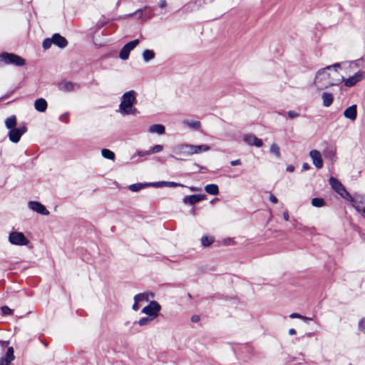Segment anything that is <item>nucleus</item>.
<instances>
[{
    "label": "nucleus",
    "mask_w": 365,
    "mask_h": 365,
    "mask_svg": "<svg viewBox=\"0 0 365 365\" xmlns=\"http://www.w3.org/2000/svg\"><path fill=\"white\" fill-rule=\"evenodd\" d=\"M341 67L340 63H335L332 65L327 66L323 68L319 69L315 75L314 84L318 90H324L331 86H336L340 83V79L334 80L331 78L329 73L330 71L336 69Z\"/></svg>",
    "instance_id": "f257e3e1"
},
{
    "label": "nucleus",
    "mask_w": 365,
    "mask_h": 365,
    "mask_svg": "<svg viewBox=\"0 0 365 365\" xmlns=\"http://www.w3.org/2000/svg\"><path fill=\"white\" fill-rule=\"evenodd\" d=\"M136 92L133 90L123 93L121 96L120 103L118 108V112L122 114L125 113L128 108H130L136 103Z\"/></svg>",
    "instance_id": "f03ea898"
},
{
    "label": "nucleus",
    "mask_w": 365,
    "mask_h": 365,
    "mask_svg": "<svg viewBox=\"0 0 365 365\" xmlns=\"http://www.w3.org/2000/svg\"><path fill=\"white\" fill-rule=\"evenodd\" d=\"M0 62L6 65H12L15 66H23L26 64V60L20 56L8 52L0 53Z\"/></svg>",
    "instance_id": "7ed1b4c3"
},
{
    "label": "nucleus",
    "mask_w": 365,
    "mask_h": 365,
    "mask_svg": "<svg viewBox=\"0 0 365 365\" xmlns=\"http://www.w3.org/2000/svg\"><path fill=\"white\" fill-rule=\"evenodd\" d=\"M173 154L170 155L171 158H173L178 160H183L184 159L180 158L187 157L190 155L189 150V144H180L177 145L172 148Z\"/></svg>",
    "instance_id": "20e7f679"
},
{
    "label": "nucleus",
    "mask_w": 365,
    "mask_h": 365,
    "mask_svg": "<svg viewBox=\"0 0 365 365\" xmlns=\"http://www.w3.org/2000/svg\"><path fill=\"white\" fill-rule=\"evenodd\" d=\"M8 240L11 245L17 246H25L29 243V240L26 237L24 233L16 231L11 232L9 235Z\"/></svg>",
    "instance_id": "39448f33"
},
{
    "label": "nucleus",
    "mask_w": 365,
    "mask_h": 365,
    "mask_svg": "<svg viewBox=\"0 0 365 365\" xmlns=\"http://www.w3.org/2000/svg\"><path fill=\"white\" fill-rule=\"evenodd\" d=\"M350 201L352 203L353 207L359 212L361 215L365 211V195H356L354 197H349Z\"/></svg>",
    "instance_id": "423d86ee"
},
{
    "label": "nucleus",
    "mask_w": 365,
    "mask_h": 365,
    "mask_svg": "<svg viewBox=\"0 0 365 365\" xmlns=\"http://www.w3.org/2000/svg\"><path fill=\"white\" fill-rule=\"evenodd\" d=\"M160 305L155 301H151L150 304L142 309V312L148 315V317L154 319L158 315L160 310Z\"/></svg>",
    "instance_id": "0eeeda50"
},
{
    "label": "nucleus",
    "mask_w": 365,
    "mask_h": 365,
    "mask_svg": "<svg viewBox=\"0 0 365 365\" xmlns=\"http://www.w3.org/2000/svg\"><path fill=\"white\" fill-rule=\"evenodd\" d=\"M365 78L364 71H358L354 76L349 77L348 78H342L340 80V83L343 81L346 87H352L355 86L358 82L361 81Z\"/></svg>",
    "instance_id": "6e6552de"
},
{
    "label": "nucleus",
    "mask_w": 365,
    "mask_h": 365,
    "mask_svg": "<svg viewBox=\"0 0 365 365\" xmlns=\"http://www.w3.org/2000/svg\"><path fill=\"white\" fill-rule=\"evenodd\" d=\"M329 184L331 187L344 198L350 197L349 193L346 190L344 185L336 178L331 177L329 178Z\"/></svg>",
    "instance_id": "1a4fd4ad"
},
{
    "label": "nucleus",
    "mask_w": 365,
    "mask_h": 365,
    "mask_svg": "<svg viewBox=\"0 0 365 365\" xmlns=\"http://www.w3.org/2000/svg\"><path fill=\"white\" fill-rule=\"evenodd\" d=\"M139 43L138 39H135L126 43L120 51L119 57L122 60H127L130 52L134 49Z\"/></svg>",
    "instance_id": "9d476101"
},
{
    "label": "nucleus",
    "mask_w": 365,
    "mask_h": 365,
    "mask_svg": "<svg viewBox=\"0 0 365 365\" xmlns=\"http://www.w3.org/2000/svg\"><path fill=\"white\" fill-rule=\"evenodd\" d=\"M26 130L27 128L26 125L10 129L9 138L11 142L16 143L20 140L21 137L26 132Z\"/></svg>",
    "instance_id": "9b49d317"
},
{
    "label": "nucleus",
    "mask_w": 365,
    "mask_h": 365,
    "mask_svg": "<svg viewBox=\"0 0 365 365\" xmlns=\"http://www.w3.org/2000/svg\"><path fill=\"white\" fill-rule=\"evenodd\" d=\"M28 207L32 211L42 215H48L50 214L46 207L38 201H29Z\"/></svg>",
    "instance_id": "f8f14e48"
},
{
    "label": "nucleus",
    "mask_w": 365,
    "mask_h": 365,
    "mask_svg": "<svg viewBox=\"0 0 365 365\" xmlns=\"http://www.w3.org/2000/svg\"><path fill=\"white\" fill-rule=\"evenodd\" d=\"M243 140L245 143L250 146H256L257 148H260L263 145V142L261 139L251 133L245 135L243 136Z\"/></svg>",
    "instance_id": "ddd939ff"
},
{
    "label": "nucleus",
    "mask_w": 365,
    "mask_h": 365,
    "mask_svg": "<svg viewBox=\"0 0 365 365\" xmlns=\"http://www.w3.org/2000/svg\"><path fill=\"white\" fill-rule=\"evenodd\" d=\"M205 199V195H191L184 197V198L182 199V202L185 205H192Z\"/></svg>",
    "instance_id": "4468645a"
},
{
    "label": "nucleus",
    "mask_w": 365,
    "mask_h": 365,
    "mask_svg": "<svg viewBox=\"0 0 365 365\" xmlns=\"http://www.w3.org/2000/svg\"><path fill=\"white\" fill-rule=\"evenodd\" d=\"M309 156L312 160L313 164L317 169H320L323 167V160L319 151L317 150H312L309 152Z\"/></svg>",
    "instance_id": "2eb2a0df"
},
{
    "label": "nucleus",
    "mask_w": 365,
    "mask_h": 365,
    "mask_svg": "<svg viewBox=\"0 0 365 365\" xmlns=\"http://www.w3.org/2000/svg\"><path fill=\"white\" fill-rule=\"evenodd\" d=\"M15 359L13 347H9L4 356L0 359V365H11V362Z\"/></svg>",
    "instance_id": "dca6fc26"
},
{
    "label": "nucleus",
    "mask_w": 365,
    "mask_h": 365,
    "mask_svg": "<svg viewBox=\"0 0 365 365\" xmlns=\"http://www.w3.org/2000/svg\"><path fill=\"white\" fill-rule=\"evenodd\" d=\"M53 43L60 48H64L68 45V41L59 34H54L52 37Z\"/></svg>",
    "instance_id": "f3484780"
},
{
    "label": "nucleus",
    "mask_w": 365,
    "mask_h": 365,
    "mask_svg": "<svg viewBox=\"0 0 365 365\" xmlns=\"http://www.w3.org/2000/svg\"><path fill=\"white\" fill-rule=\"evenodd\" d=\"M344 116L351 120H354L357 116V107L356 105H352L344 111Z\"/></svg>",
    "instance_id": "a211bd4d"
},
{
    "label": "nucleus",
    "mask_w": 365,
    "mask_h": 365,
    "mask_svg": "<svg viewBox=\"0 0 365 365\" xmlns=\"http://www.w3.org/2000/svg\"><path fill=\"white\" fill-rule=\"evenodd\" d=\"M189 150L190 155L193 154H199L202 152H207L210 150V147L207 145H189Z\"/></svg>",
    "instance_id": "6ab92c4d"
},
{
    "label": "nucleus",
    "mask_w": 365,
    "mask_h": 365,
    "mask_svg": "<svg viewBox=\"0 0 365 365\" xmlns=\"http://www.w3.org/2000/svg\"><path fill=\"white\" fill-rule=\"evenodd\" d=\"M76 84L71 81H62L58 85V88L60 91L63 92H71L75 89Z\"/></svg>",
    "instance_id": "aec40b11"
},
{
    "label": "nucleus",
    "mask_w": 365,
    "mask_h": 365,
    "mask_svg": "<svg viewBox=\"0 0 365 365\" xmlns=\"http://www.w3.org/2000/svg\"><path fill=\"white\" fill-rule=\"evenodd\" d=\"M48 104L44 98H40L35 101L34 108L38 112H44L47 108Z\"/></svg>",
    "instance_id": "412c9836"
},
{
    "label": "nucleus",
    "mask_w": 365,
    "mask_h": 365,
    "mask_svg": "<svg viewBox=\"0 0 365 365\" xmlns=\"http://www.w3.org/2000/svg\"><path fill=\"white\" fill-rule=\"evenodd\" d=\"M214 0H195L194 1L190 2L187 4V9L190 8V10L192 11V10H194L195 9L200 8V6H202V5H204L205 4L211 3Z\"/></svg>",
    "instance_id": "4be33fe9"
},
{
    "label": "nucleus",
    "mask_w": 365,
    "mask_h": 365,
    "mask_svg": "<svg viewBox=\"0 0 365 365\" xmlns=\"http://www.w3.org/2000/svg\"><path fill=\"white\" fill-rule=\"evenodd\" d=\"M322 98L323 101V106L326 108L329 107L334 101V96L331 93L324 92L322 95Z\"/></svg>",
    "instance_id": "5701e85b"
},
{
    "label": "nucleus",
    "mask_w": 365,
    "mask_h": 365,
    "mask_svg": "<svg viewBox=\"0 0 365 365\" xmlns=\"http://www.w3.org/2000/svg\"><path fill=\"white\" fill-rule=\"evenodd\" d=\"M205 190L207 193L212 195H217L219 193V187L216 184H208L205 185Z\"/></svg>",
    "instance_id": "b1692460"
},
{
    "label": "nucleus",
    "mask_w": 365,
    "mask_h": 365,
    "mask_svg": "<svg viewBox=\"0 0 365 365\" xmlns=\"http://www.w3.org/2000/svg\"><path fill=\"white\" fill-rule=\"evenodd\" d=\"M149 132L163 135L165 133V127L160 124H155L150 127Z\"/></svg>",
    "instance_id": "393cba45"
},
{
    "label": "nucleus",
    "mask_w": 365,
    "mask_h": 365,
    "mask_svg": "<svg viewBox=\"0 0 365 365\" xmlns=\"http://www.w3.org/2000/svg\"><path fill=\"white\" fill-rule=\"evenodd\" d=\"M155 56V52L153 50L146 49L143 52V58L145 62H148L153 60Z\"/></svg>",
    "instance_id": "a878e982"
},
{
    "label": "nucleus",
    "mask_w": 365,
    "mask_h": 365,
    "mask_svg": "<svg viewBox=\"0 0 365 365\" xmlns=\"http://www.w3.org/2000/svg\"><path fill=\"white\" fill-rule=\"evenodd\" d=\"M147 187H148L147 182H145V183L139 182V183H135V184H132V185H129L128 188L132 192H138L140 190L145 188Z\"/></svg>",
    "instance_id": "bb28decb"
},
{
    "label": "nucleus",
    "mask_w": 365,
    "mask_h": 365,
    "mask_svg": "<svg viewBox=\"0 0 365 365\" xmlns=\"http://www.w3.org/2000/svg\"><path fill=\"white\" fill-rule=\"evenodd\" d=\"M183 123L190 128L199 130L200 128V122L197 120L190 121L187 120H184Z\"/></svg>",
    "instance_id": "cd10ccee"
},
{
    "label": "nucleus",
    "mask_w": 365,
    "mask_h": 365,
    "mask_svg": "<svg viewBox=\"0 0 365 365\" xmlns=\"http://www.w3.org/2000/svg\"><path fill=\"white\" fill-rule=\"evenodd\" d=\"M16 124V118L14 115H12L11 117L8 118L5 120V125L9 129H12V128H15Z\"/></svg>",
    "instance_id": "c85d7f7f"
},
{
    "label": "nucleus",
    "mask_w": 365,
    "mask_h": 365,
    "mask_svg": "<svg viewBox=\"0 0 365 365\" xmlns=\"http://www.w3.org/2000/svg\"><path fill=\"white\" fill-rule=\"evenodd\" d=\"M101 155L104 158L112 160H113L115 159V153L106 148H104L101 150Z\"/></svg>",
    "instance_id": "c756f323"
},
{
    "label": "nucleus",
    "mask_w": 365,
    "mask_h": 365,
    "mask_svg": "<svg viewBox=\"0 0 365 365\" xmlns=\"http://www.w3.org/2000/svg\"><path fill=\"white\" fill-rule=\"evenodd\" d=\"M269 152L272 154L274 155L277 158H279L281 156L279 148L275 143H273L271 145L270 148H269Z\"/></svg>",
    "instance_id": "7c9ffc66"
},
{
    "label": "nucleus",
    "mask_w": 365,
    "mask_h": 365,
    "mask_svg": "<svg viewBox=\"0 0 365 365\" xmlns=\"http://www.w3.org/2000/svg\"><path fill=\"white\" fill-rule=\"evenodd\" d=\"M325 201L323 198L314 197L312 200V205L316 207H322L324 205Z\"/></svg>",
    "instance_id": "2f4dec72"
},
{
    "label": "nucleus",
    "mask_w": 365,
    "mask_h": 365,
    "mask_svg": "<svg viewBox=\"0 0 365 365\" xmlns=\"http://www.w3.org/2000/svg\"><path fill=\"white\" fill-rule=\"evenodd\" d=\"M153 319L149 317H143L139 321L135 322L133 324H138L140 326H146L149 324Z\"/></svg>",
    "instance_id": "473e14b6"
},
{
    "label": "nucleus",
    "mask_w": 365,
    "mask_h": 365,
    "mask_svg": "<svg viewBox=\"0 0 365 365\" xmlns=\"http://www.w3.org/2000/svg\"><path fill=\"white\" fill-rule=\"evenodd\" d=\"M212 242H213V239L212 237L203 236L201 238V243H202V246H204V247L210 246Z\"/></svg>",
    "instance_id": "72a5a7b5"
},
{
    "label": "nucleus",
    "mask_w": 365,
    "mask_h": 365,
    "mask_svg": "<svg viewBox=\"0 0 365 365\" xmlns=\"http://www.w3.org/2000/svg\"><path fill=\"white\" fill-rule=\"evenodd\" d=\"M139 113V111L136 108H134L133 106L130 107V108H128L125 113H123L121 115H137Z\"/></svg>",
    "instance_id": "f704fd0d"
},
{
    "label": "nucleus",
    "mask_w": 365,
    "mask_h": 365,
    "mask_svg": "<svg viewBox=\"0 0 365 365\" xmlns=\"http://www.w3.org/2000/svg\"><path fill=\"white\" fill-rule=\"evenodd\" d=\"M148 295L145 293L138 294L134 297V301L141 302V301H148Z\"/></svg>",
    "instance_id": "c9c22d12"
},
{
    "label": "nucleus",
    "mask_w": 365,
    "mask_h": 365,
    "mask_svg": "<svg viewBox=\"0 0 365 365\" xmlns=\"http://www.w3.org/2000/svg\"><path fill=\"white\" fill-rule=\"evenodd\" d=\"M53 44V41L51 38H46L43 40L42 46L43 49L47 50Z\"/></svg>",
    "instance_id": "e433bc0d"
},
{
    "label": "nucleus",
    "mask_w": 365,
    "mask_h": 365,
    "mask_svg": "<svg viewBox=\"0 0 365 365\" xmlns=\"http://www.w3.org/2000/svg\"><path fill=\"white\" fill-rule=\"evenodd\" d=\"M147 183H148V187H160L165 186V181L147 182Z\"/></svg>",
    "instance_id": "4c0bfd02"
},
{
    "label": "nucleus",
    "mask_w": 365,
    "mask_h": 365,
    "mask_svg": "<svg viewBox=\"0 0 365 365\" xmlns=\"http://www.w3.org/2000/svg\"><path fill=\"white\" fill-rule=\"evenodd\" d=\"M163 146L162 145H156L154 147H153L151 149H150V153L151 154L153 153H158L163 150Z\"/></svg>",
    "instance_id": "58836bf2"
},
{
    "label": "nucleus",
    "mask_w": 365,
    "mask_h": 365,
    "mask_svg": "<svg viewBox=\"0 0 365 365\" xmlns=\"http://www.w3.org/2000/svg\"><path fill=\"white\" fill-rule=\"evenodd\" d=\"M165 186L170 187H185L184 185L175 182H170V181H165Z\"/></svg>",
    "instance_id": "ea45409f"
},
{
    "label": "nucleus",
    "mask_w": 365,
    "mask_h": 365,
    "mask_svg": "<svg viewBox=\"0 0 365 365\" xmlns=\"http://www.w3.org/2000/svg\"><path fill=\"white\" fill-rule=\"evenodd\" d=\"M68 116H69V113L68 112L64 113L59 116V120L67 124L69 122Z\"/></svg>",
    "instance_id": "a19ab883"
},
{
    "label": "nucleus",
    "mask_w": 365,
    "mask_h": 365,
    "mask_svg": "<svg viewBox=\"0 0 365 365\" xmlns=\"http://www.w3.org/2000/svg\"><path fill=\"white\" fill-rule=\"evenodd\" d=\"M287 115H288V117L289 118H297L298 117H299L300 114L294 110H289L287 112Z\"/></svg>",
    "instance_id": "79ce46f5"
},
{
    "label": "nucleus",
    "mask_w": 365,
    "mask_h": 365,
    "mask_svg": "<svg viewBox=\"0 0 365 365\" xmlns=\"http://www.w3.org/2000/svg\"><path fill=\"white\" fill-rule=\"evenodd\" d=\"M359 329L365 334V319H362L359 321Z\"/></svg>",
    "instance_id": "37998d69"
},
{
    "label": "nucleus",
    "mask_w": 365,
    "mask_h": 365,
    "mask_svg": "<svg viewBox=\"0 0 365 365\" xmlns=\"http://www.w3.org/2000/svg\"><path fill=\"white\" fill-rule=\"evenodd\" d=\"M1 311L2 313L6 315L11 314V309L7 306L2 307Z\"/></svg>",
    "instance_id": "c03bdc74"
},
{
    "label": "nucleus",
    "mask_w": 365,
    "mask_h": 365,
    "mask_svg": "<svg viewBox=\"0 0 365 365\" xmlns=\"http://www.w3.org/2000/svg\"><path fill=\"white\" fill-rule=\"evenodd\" d=\"M150 154H151V153H150V150L138 151V155L140 157H144L145 155H148Z\"/></svg>",
    "instance_id": "a18cd8bd"
},
{
    "label": "nucleus",
    "mask_w": 365,
    "mask_h": 365,
    "mask_svg": "<svg viewBox=\"0 0 365 365\" xmlns=\"http://www.w3.org/2000/svg\"><path fill=\"white\" fill-rule=\"evenodd\" d=\"M191 322L193 323H197L200 320V317L199 315L195 314L191 317Z\"/></svg>",
    "instance_id": "49530a36"
},
{
    "label": "nucleus",
    "mask_w": 365,
    "mask_h": 365,
    "mask_svg": "<svg viewBox=\"0 0 365 365\" xmlns=\"http://www.w3.org/2000/svg\"><path fill=\"white\" fill-rule=\"evenodd\" d=\"M241 164H242V163H241V160L240 159L232 160L230 162V165L232 166L240 165Z\"/></svg>",
    "instance_id": "de8ad7c7"
},
{
    "label": "nucleus",
    "mask_w": 365,
    "mask_h": 365,
    "mask_svg": "<svg viewBox=\"0 0 365 365\" xmlns=\"http://www.w3.org/2000/svg\"><path fill=\"white\" fill-rule=\"evenodd\" d=\"M289 317L292 318V319H295V318H297V319H300L302 318V315L298 314V313H292L289 315Z\"/></svg>",
    "instance_id": "09e8293b"
},
{
    "label": "nucleus",
    "mask_w": 365,
    "mask_h": 365,
    "mask_svg": "<svg viewBox=\"0 0 365 365\" xmlns=\"http://www.w3.org/2000/svg\"><path fill=\"white\" fill-rule=\"evenodd\" d=\"M159 6L160 9H165L167 6V1L165 0H160Z\"/></svg>",
    "instance_id": "8fccbe9b"
},
{
    "label": "nucleus",
    "mask_w": 365,
    "mask_h": 365,
    "mask_svg": "<svg viewBox=\"0 0 365 365\" xmlns=\"http://www.w3.org/2000/svg\"><path fill=\"white\" fill-rule=\"evenodd\" d=\"M269 200L274 204L277 202V198L273 194L269 195Z\"/></svg>",
    "instance_id": "3c124183"
},
{
    "label": "nucleus",
    "mask_w": 365,
    "mask_h": 365,
    "mask_svg": "<svg viewBox=\"0 0 365 365\" xmlns=\"http://www.w3.org/2000/svg\"><path fill=\"white\" fill-rule=\"evenodd\" d=\"M138 302H139L134 301V304H133L132 307L133 310L138 311L139 309Z\"/></svg>",
    "instance_id": "603ef678"
},
{
    "label": "nucleus",
    "mask_w": 365,
    "mask_h": 365,
    "mask_svg": "<svg viewBox=\"0 0 365 365\" xmlns=\"http://www.w3.org/2000/svg\"><path fill=\"white\" fill-rule=\"evenodd\" d=\"M302 169L304 170H308L310 169V165L307 163H304L302 165Z\"/></svg>",
    "instance_id": "864d4df0"
},
{
    "label": "nucleus",
    "mask_w": 365,
    "mask_h": 365,
    "mask_svg": "<svg viewBox=\"0 0 365 365\" xmlns=\"http://www.w3.org/2000/svg\"><path fill=\"white\" fill-rule=\"evenodd\" d=\"M188 188H189V189H190V190H191L192 192H197V191H200V187H193V186L188 187Z\"/></svg>",
    "instance_id": "5fc2aeb1"
},
{
    "label": "nucleus",
    "mask_w": 365,
    "mask_h": 365,
    "mask_svg": "<svg viewBox=\"0 0 365 365\" xmlns=\"http://www.w3.org/2000/svg\"><path fill=\"white\" fill-rule=\"evenodd\" d=\"M106 23V22H101V21H98L97 24H96V26L98 27V29H101L102 28L103 26H105Z\"/></svg>",
    "instance_id": "6e6d98bb"
},
{
    "label": "nucleus",
    "mask_w": 365,
    "mask_h": 365,
    "mask_svg": "<svg viewBox=\"0 0 365 365\" xmlns=\"http://www.w3.org/2000/svg\"><path fill=\"white\" fill-rule=\"evenodd\" d=\"M286 170L287 172L292 173L294 170V167L293 165H288Z\"/></svg>",
    "instance_id": "4d7b16f0"
},
{
    "label": "nucleus",
    "mask_w": 365,
    "mask_h": 365,
    "mask_svg": "<svg viewBox=\"0 0 365 365\" xmlns=\"http://www.w3.org/2000/svg\"><path fill=\"white\" fill-rule=\"evenodd\" d=\"M301 319H302L304 322L308 323L309 321H311L312 319V318H309V317H304V316H302V318H301Z\"/></svg>",
    "instance_id": "13d9d810"
},
{
    "label": "nucleus",
    "mask_w": 365,
    "mask_h": 365,
    "mask_svg": "<svg viewBox=\"0 0 365 365\" xmlns=\"http://www.w3.org/2000/svg\"><path fill=\"white\" fill-rule=\"evenodd\" d=\"M283 217H284V220H286V221H288V220H289V214H288V212H284L283 213Z\"/></svg>",
    "instance_id": "bf43d9fd"
},
{
    "label": "nucleus",
    "mask_w": 365,
    "mask_h": 365,
    "mask_svg": "<svg viewBox=\"0 0 365 365\" xmlns=\"http://www.w3.org/2000/svg\"><path fill=\"white\" fill-rule=\"evenodd\" d=\"M9 344V341H2V340H0V345L1 346H4L5 345H7Z\"/></svg>",
    "instance_id": "052dcab7"
},
{
    "label": "nucleus",
    "mask_w": 365,
    "mask_h": 365,
    "mask_svg": "<svg viewBox=\"0 0 365 365\" xmlns=\"http://www.w3.org/2000/svg\"><path fill=\"white\" fill-rule=\"evenodd\" d=\"M295 334H296V330L292 328L289 330V335H294Z\"/></svg>",
    "instance_id": "680f3d73"
},
{
    "label": "nucleus",
    "mask_w": 365,
    "mask_h": 365,
    "mask_svg": "<svg viewBox=\"0 0 365 365\" xmlns=\"http://www.w3.org/2000/svg\"><path fill=\"white\" fill-rule=\"evenodd\" d=\"M143 9H138L137 10L135 14H139L140 16H143Z\"/></svg>",
    "instance_id": "e2e57ef3"
},
{
    "label": "nucleus",
    "mask_w": 365,
    "mask_h": 365,
    "mask_svg": "<svg viewBox=\"0 0 365 365\" xmlns=\"http://www.w3.org/2000/svg\"><path fill=\"white\" fill-rule=\"evenodd\" d=\"M361 60V59H358V60H356V61H355V65H356V66H359V61H360Z\"/></svg>",
    "instance_id": "0e129e2a"
},
{
    "label": "nucleus",
    "mask_w": 365,
    "mask_h": 365,
    "mask_svg": "<svg viewBox=\"0 0 365 365\" xmlns=\"http://www.w3.org/2000/svg\"><path fill=\"white\" fill-rule=\"evenodd\" d=\"M306 335L307 336H312V333H307Z\"/></svg>",
    "instance_id": "69168bd1"
},
{
    "label": "nucleus",
    "mask_w": 365,
    "mask_h": 365,
    "mask_svg": "<svg viewBox=\"0 0 365 365\" xmlns=\"http://www.w3.org/2000/svg\"><path fill=\"white\" fill-rule=\"evenodd\" d=\"M278 114H279V115H282V113L279 112V113H278Z\"/></svg>",
    "instance_id": "338daca9"
},
{
    "label": "nucleus",
    "mask_w": 365,
    "mask_h": 365,
    "mask_svg": "<svg viewBox=\"0 0 365 365\" xmlns=\"http://www.w3.org/2000/svg\"><path fill=\"white\" fill-rule=\"evenodd\" d=\"M349 365H352V364H349Z\"/></svg>",
    "instance_id": "774afa93"
}]
</instances>
